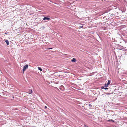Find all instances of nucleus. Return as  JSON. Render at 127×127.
<instances>
[{
  "label": "nucleus",
  "instance_id": "nucleus-12",
  "mask_svg": "<svg viewBox=\"0 0 127 127\" xmlns=\"http://www.w3.org/2000/svg\"><path fill=\"white\" fill-rule=\"evenodd\" d=\"M83 27V26H80L79 27V28H82Z\"/></svg>",
  "mask_w": 127,
  "mask_h": 127
},
{
  "label": "nucleus",
  "instance_id": "nucleus-6",
  "mask_svg": "<svg viewBox=\"0 0 127 127\" xmlns=\"http://www.w3.org/2000/svg\"><path fill=\"white\" fill-rule=\"evenodd\" d=\"M76 61V59L75 58H73L71 60V61L72 62H75Z\"/></svg>",
  "mask_w": 127,
  "mask_h": 127
},
{
  "label": "nucleus",
  "instance_id": "nucleus-19",
  "mask_svg": "<svg viewBox=\"0 0 127 127\" xmlns=\"http://www.w3.org/2000/svg\"><path fill=\"white\" fill-rule=\"evenodd\" d=\"M125 51L126 52H127V50H125Z\"/></svg>",
  "mask_w": 127,
  "mask_h": 127
},
{
  "label": "nucleus",
  "instance_id": "nucleus-11",
  "mask_svg": "<svg viewBox=\"0 0 127 127\" xmlns=\"http://www.w3.org/2000/svg\"><path fill=\"white\" fill-rule=\"evenodd\" d=\"M105 87L102 86L101 87V89H104V88Z\"/></svg>",
  "mask_w": 127,
  "mask_h": 127
},
{
  "label": "nucleus",
  "instance_id": "nucleus-15",
  "mask_svg": "<svg viewBox=\"0 0 127 127\" xmlns=\"http://www.w3.org/2000/svg\"><path fill=\"white\" fill-rule=\"evenodd\" d=\"M84 126L85 127H88L86 125H84Z\"/></svg>",
  "mask_w": 127,
  "mask_h": 127
},
{
  "label": "nucleus",
  "instance_id": "nucleus-10",
  "mask_svg": "<svg viewBox=\"0 0 127 127\" xmlns=\"http://www.w3.org/2000/svg\"><path fill=\"white\" fill-rule=\"evenodd\" d=\"M108 85H107V84H105V86H104V87H108Z\"/></svg>",
  "mask_w": 127,
  "mask_h": 127
},
{
  "label": "nucleus",
  "instance_id": "nucleus-18",
  "mask_svg": "<svg viewBox=\"0 0 127 127\" xmlns=\"http://www.w3.org/2000/svg\"><path fill=\"white\" fill-rule=\"evenodd\" d=\"M111 121V120H108V121H109V122H110V121Z\"/></svg>",
  "mask_w": 127,
  "mask_h": 127
},
{
  "label": "nucleus",
  "instance_id": "nucleus-14",
  "mask_svg": "<svg viewBox=\"0 0 127 127\" xmlns=\"http://www.w3.org/2000/svg\"><path fill=\"white\" fill-rule=\"evenodd\" d=\"M52 48H48V49H52Z\"/></svg>",
  "mask_w": 127,
  "mask_h": 127
},
{
  "label": "nucleus",
  "instance_id": "nucleus-2",
  "mask_svg": "<svg viewBox=\"0 0 127 127\" xmlns=\"http://www.w3.org/2000/svg\"><path fill=\"white\" fill-rule=\"evenodd\" d=\"M60 89L62 91H64V88L63 85H61L60 86Z\"/></svg>",
  "mask_w": 127,
  "mask_h": 127
},
{
  "label": "nucleus",
  "instance_id": "nucleus-9",
  "mask_svg": "<svg viewBox=\"0 0 127 127\" xmlns=\"http://www.w3.org/2000/svg\"><path fill=\"white\" fill-rule=\"evenodd\" d=\"M123 48V47L122 46H120V48H119V49H122Z\"/></svg>",
  "mask_w": 127,
  "mask_h": 127
},
{
  "label": "nucleus",
  "instance_id": "nucleus-16",
  "mask_svg": "<svg viewBox=\"0 0 127 127\" xmlns=\"http://www.w3.org/2000/svg\"><path fill=\"white\" fill-rule=\"evenodd\" d=\"M44 108L45 109H46L47 108V107L46 106H45Z\"/></svg>",
  "mask_w": 127,
  "mask_h": 127
},
{
  "label": "nucleus",
  "instance_id": "nucleus-3",
  "mask_svg": "<svg viewBox=\"0 0 127 127\" xmlns=\"http://www.w3.org/2000/svg\"><path fill=\"white\" fill-rule=\"evenodd\" d=\"M43 20H47L48 21L49 20H50V19L49 18H47L46 17H45L44 18H43Z\"/></svg>",
  "mask_w": 127,
  "mask_h": 127
},
{
  "label": "nucleus",
  "instance_id": "nucleus-1",
  "mask_svg": "<svg viewBox=\"0 0 127 127\" xmlns=\"http://www.w3.org/2000/svg\"><path fill=\"white\" fill-rule=\"evenodd\" d=\"M29 65L28 64H26L23 66V73H24V71H25L28 68Z\"/></svg>",
  "mask_w": 127,
  "mask_h": 127
},
{
  "label": "nucleus",
  "instance_id": "nucleus-13",
  "mask_svg": "<svg viewBox=\"0 0 127 127\" xmlns=\"http://www.w3.org/2000/svg\"><path fill=\"white\" fill-rule=\"evenodd\" d=\"M108 89V88H107V87H106V88H104V89L105 90H107V89Z\"/></svg>",
  "mask_w": 127,
  "mask_h": 127
},
{
  "label": "nucleus",
  "instance_id": "nucleus-8",
  "mask_svg": "<svg viewBox=\"0 0 127 127\" xmlns=\"http://www.w3.org/2000/svg\"><path fill=\"white\" fill-rule=\"evenodd\" d=\"M110 80H108V83H107V85H108L110 83Z\"/></svg>",
  "mask_w": 127,
  "mask_h": 127
},
{
  "label": "nucleus",
  "instance_id": "nucleus-4",
  "mask_svg": "<svg viewBox=\"0 0 127 127\" xmlns=\"http://www.w3.org/2000/svg\"><path fill=\"white\" fill-rule=\"evenodd\" d=\"M5 41L7 45H8L9 44V41H8V40H6Z\"/></svg>",
  "mask_w": 127,
  "mask_h": 127
},
{
  "label": "nucleus",
  "instance_id": "nucleus-20",
  "mask_svg": "<svg viewBox=\"0 0 127 127\" xmlns=\"http://www.w3.org/2000/svg\"><path fill=\"white\" fill-rule=\"evenodd\" d=\"M7 33H7H5V34H6Z\"/></svg>",
  "mask_w": 127,
  "mask_h": 127
},
{
  "label": "nucleus",
  "instance_id": "nucleus-7",
  "mask_svg": "<svg viewBox=\"0 0 127 127\" xmlns=\"http://www.w3.org/2000/svg\"><path fill=\"white\" fill-rule=\"evenodd\" d=\"M38 69L39 70H40V71H42V69L40 67H38Z\"/></svg>",
  "mask_w": 127,
  "mask_h": 127
},
{
  "label": "nucleus",
  "instance_id": "nucleus-5",
  "mask_svg": "<svg viewBox=\"0 0 127 127\" xmlns=\"http://www.w3.org/2000/svg\"><path fill=\"white\" fill-rule=\"evenodd\" d=\"M32 90H30L28 91V93L29 94H31L32 93Z\"/></svg>",
  "mask_w": 127,
  "mask_h": 127
},
{
  "label": "nucleus",
  "instance_id": "nucleus-17",
  "mask_svg": "<svg viewBox=\"0 0 127 127\" xmlns=\"http://www.w3.org/2000/svg\"><path fill=\"white\" fill-rule=\"evenodd\" d=\"M111 121H112V122H114V120H111Z\"/></svg>",
  "mask_w": 127,
  "mask_h": 127
}]
</instances>
